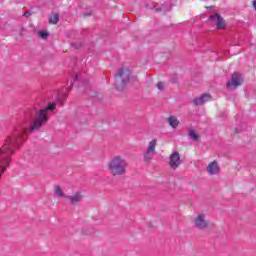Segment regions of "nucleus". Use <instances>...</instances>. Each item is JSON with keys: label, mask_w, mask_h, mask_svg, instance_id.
I'll return each mask as SVG.
<instances>
[{"label": "nucleus", "mask_w": 256, "mask_h": 256, "mask_svg": "<svg viewBox=\"0 0 256 256\" xmlns=\"http://www.w3.org/2000/svg\"><path fill=\"white\" fill-rule=\"evenodd\" d=\"M21 145V133H14L12 136H9L2 148H0V177L5 173L7 167L11 163L9 156L15 153V148Z\"/></svg>", "instance_id": "1"}, {"label": "nucleus", "mask_w": 256, "mask_h": 256, "mask_svg": "<svg viewBox=\"0 0 256 256\" xmlns=\"http://www.w3.org/2000/svg\"><path fill=\"white\" fill-rule=\"evenodd\" d=\"M127 159L121 155H116L108 162V171L112 177H123L127 175Z\"/></svg>", "instance_id": "2"}, {"label": "nucleus", "mask_w": 256, "mask_h": 256, "mask_svg": "<svg viewBox=\"0 0 256 256\" xmlns=\"http://www.w3.org/2000/svg\"><path fill=\"white\" fill-rule=\"evenodd\" d=\"M57 105L55 103L49 104L46 108L39 110L36 113L35 121L30 126V131H39L40 128L47 123L49 117L47 116V111H55Z\"/></svg>", "instance_id": "3"}, {"label": "nucleus", "mask_w": 256, "mask_h": 256, "mask_svg": "<svg viewBox=\"0 0 256 256\" xmlns=\"http://www.w3.org/2000/svg\"><path fill=\"white\" fill-rule=\"evenodd\" d=\"M131 71L127 68H121L115 75V87L117 91H123L125 85L129 83Z\"/></svg>", "instance_id": "4"}, {"label": "nucleus", "mask_w": 256, "mask_h": 256, "mask_svg": "<svg viewBox=\"0 0 256 256\" xmlns=\"http://www.w3.org/2000/svg\"><path fill=\"white\" fill-rule=\"evenodd\" d=\"M155 149H157V139H153L148 143L147 150L144 153V161L149 163L155 155Z\"/></svg>", "instance_id": "5"}, {"label": "nucleus", "mask_w": 256, "mask_h": 256, "mask_svg": "<svg viewBox=\"0 0 256 256\" xmlns=\"http://www.w3.org/2000/svg\"><path fill=\"white\" fill-rule=\"evenodd\" d=\"M227 87L230 89H237L240 85H243V76L240 73L232 74V78L227 82Z\"/></svg>", "instance_id": "6"}, {"label": "nucleus", "mask_w": 256, "mask_h": 256, "mask_svg": "<svg viewBox=\"0 0 256 256\" xmlns=\"http://www.w3.org/2000/svg\"><path fill=\"white\" fill-rule=\"evenodd\" d=\"M209 21H211V23H213L218 30H223L227 27V24H225V19H223L218 13L210 16Z\"/></svg>", "instance_id": "7"}, {"label": "nucleus", "mask_w": 256, "mask_h": 256, "mask_svg": "<svg viewBox=\"0 0 256 256\" xmlns=\"http://www.w3.org/2000/svg\"><path fill=\"white\" fill-rule=\"evenodd\" d=\"M169 165L172 169H177L181 165V155L179 152L174 151L169 157Z\"/></svg>", "instance_id": "8"}, {"label": "nucleus", "mask_w": 256, "mask_h": 256, "mask_svg": "<svg viewBox=\"0 0 256 256\" xmlns=\"http://www.w3.org/2000/svg\"><path fill=\"white\" fill-rule=\"evenodd\" d=\"M194 225L197 229H206L209 227V220L205 219V215L200 214L195 218Z\"/></svg>", "instance_id": "9"}, {"label": "nucleus", "mask_w": 256, "mask_h": 256, "mask_svg": "<svg viewBox=\"0 0 256 256\" xmlns=\"http://www.w3.org/2000/svg\"><path fill=\"white\" fill-rule=\"evenodd\" d=\"M208 101H211V95L210 94H203L200 97L194 98L192 100V103L196 107H199L201 105H205V103H208Z\"/></svg>", "instance_id": "10"}, {"label": "nucleus", "mask_w": 256, "mask_h": 256, "mask_svg": "<svg viewBox=\"0 0 256 256\" xmlns=\"http://www.w3.org/2000/svg\"><path fill=\"white\" fill-rule=\"evenodd\" d=\"M83 193L78 191V192H75L72 196H68V199L69 200V203L71 205H77V203H80V201H82L83 199Z\"/></svg>", "instance_id": "11"}, {"label": "nucleus", "mask_w": 256, "mask_h": 256, "mask_svg": "<svg viewBox=\"0 0 256 256\" xmlns=\"http://www.w3.org/2000/svg\"><path fill=\"white\" fill-rule=\"evenodd\" d=\"M207 171L210 175H217L220 171L219 164L217 161H212L207 166Z\"/></svg>", "instance_id": "12"}, {"label": "nucleus", "mask_w": 256, "mask_h": 256, "mask_svg": "<svg viewBox=\"0 0 256 256\" xmlns=\"http://www.w3.org/2000/svg\"><path fill=\"white\" fill-rule=\"evenodd\" d=\"M168 123L170 127H173V129H177V127H179V120L173 116L168 117Z\"/></svg>", "instance_id": "13"}, {"label": "nucleus", "mask_w": 256, "mask_h": 256, "mask_svg": "<svg viewBox=\"0 0 256 256\" xmlns=\"http://www.w3.org/2000/svg\"><path fill=\"white\" fill-rule=\"evenodd\" d=\"M55 195L57 197H62L63 199H67L68 198V196L65 195V193H63V189H61V187H59V186L55 187Z\"/></svg>", "instance_id": "14"}, {"label": "nucleus", "mask_w": 256, "mask_h": 256, "mask_svg": "<svg viewBox=\"0 0 256 256\" xmlns=\"http://www.w3.org/2000/svg\"><path fill=\"white\" fill-rule=\"evenodd\" d=\"M49 23H51L52 25H57L59 23V14H53L52 16H50Z\"/></svg>", "instance_id": "15"}, {"label": "nucleus", "mask_w": 256, "mask_h": 256, "mask_svg": "<svg viewBox=\"0 0 256 256\" xmlns=\"http://www.w3.org/2000/svg\"><path fill=\"white\" fill-rule=\"evenodd\" d=\"M189 137H191V139H193L194 141H197V139H199L200 136H199V134H197V131L190 130Z\"/></svg>", "instance_id": "16"}, {"label": "nucleus", "mask_w": 256, "mask_h": 256, "mask_svg": "<svg viewBox=\"0 0 256 256\" xmlns=\"http://www.w3.org/2000/svg\"><path fill=\"white\" fill-rule=\"evenodd\" d=\"M39 38L40 39H47L49 37V33L47 31H39L38 32Z\"/></svg>", "instance_id": "17"}, {"label": "nucleus", "mask_w": 256, "mask_h": 256, "mask_svg": "<svg viewBox=\"0 0 256 256\" xmlns=\"http://www.w3.org/2000/svg\"><path fill=\"white\" fill-rule=\"evenodd\" d=\"M157 89H159V91H163V89H164L163 82H158L157 83Z\"/></svg>", "instance_id": "18"}, {"label": "nucleus", "mask_w": 256, "mask_h": 256, "mask_svg": "<svg viewBox=\"0 0 256 256\" xmlns=\"http://www.w3.org/2000/svg\"><path fill=\"white\" fill-rule=\"evenodd\" d=\"M23 17H31V12H25V13L23 14Z\"/></svg>", "instance_id": "19"}, {"label": "nucleus", "mask_w": 256, "mask_h": 256, "mask_svg": "<svg viewBox=\"0 0 256 256\" xmlns=\"http://www.w3.org/2000/svg\"><path fill=\"white\" fill-rule=\"evenodd\" d=\"M252 5H253L254 9L256 10V0H254V1L252 2Z\"/></svg>", "instance_id": "20"}, {"label": "nucleus", "mask_w": 256, "mask_h": 256, "mask_svg": "<svg viewBox=\"0 0 256 256\" xmlns=\"http://www.w3.org/2000/svg\"><path fill=\"white\" fill-rule=\"evenodd\" d=\"M207 9H213V7H211V6H210V7H207Z\"/></svg>", "instance_id": "21"}]
</instances>
